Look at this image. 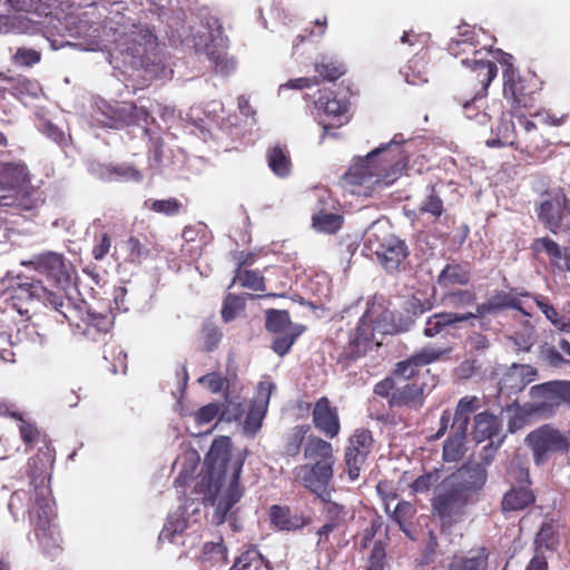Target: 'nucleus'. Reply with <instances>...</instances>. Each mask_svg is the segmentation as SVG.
<instances>
[{"label":"nucleus","instance_id":"f257e3e1","mask_svg":"<svg viewBox=\"0 0 570 570\" xmlns=\"http://www.w3.org/2000/svg\"><path fill=\"white\" fill-rule=\"evenodd\" d=\"M230 448L232 442L227 436L214 440L206 456L207 470L196 485L203 500L216 505L213 521L217 524L226 520L227 513L243 497L238 481L245 456L242 453L232 456Z\"/></svg>","mask_w":570,"mask_h":570},{"label":"nucleus","instance_id":"f03ea898","mask_svg":"<svg viewBox=\"0 0 570 570\" xmlns=\"http://www.w3.org/2000/svg\"><path fill=\"white\" fill-rule=\"evenodd\" d=\"M403 137L393 139L357 159L343 176V183L352 194L370 197L377 190L392 185L405 171L409 155L402 147Z\"/></svg>","mask_w":570,"mask_h":570},{"label":"nucleus","instance_id":"7ed1b4c3","mask_svg":"<svg viewBox=\"0 0 570 570\" xmlns=\"http://www.w3.org/2000/svg\"><path fill=\"white\" fill-rule=\"evenodd\" d=\"M488 474L480 463L466 464L443 480L436 489L432 505L444 523L459 522L465 507L475 501Z\"/></svg>","mask_w":570,"mask_h":570},{"label":"nucleus","instance_id":"20e7f679","mask_svg":"<svg viewBox=\"0 0 570 570\" xmlns=\"http://www.w3.org/2000/svg\"><path fill=\"white\" fill-rule=\"evenodd\" d=\"M512 59L511 55H505L503 71V96L510 105L511 116L525 115L531 116L532 110L537 106L538 87L533 79L523 78L518 69L508 60Z\"/></svg>","mask_w":570,"mask_h":570},{"label":"nucleus","instance_id":"39448f33","mask_svg":"<svg viewBox=\"0 0 570 570\" xmlns=\"http://www.w3.org/2000/svg\"><path fill=\"white\" fill-rule=\"evenodd\" d=\"M462 63L470 69L466 76L470 99L463 104V109L466 116L472 118L473 115L470 114V109L479 99L487 95L490 83L497 77L498 67L494 61L485 59L484 56L471 59L463 58Z\"/></svg>","mask_w":570,"mask_h":570},{"label":"nucleus","instance_id":"423d86ee","mask_svg":"<svg viewBox=\"0 0 570 570\" xmlns=\"http://www.w3.org/2000/svg\"><path fill=\"white\" fill-rule=\"evenodd\" d=\"M569 439L570 431L569 436H567L559 430L546 424L530 432L525 438V443L532 451L534 463L542 465L552 454L568 452Z\"/></svg>","mask_w":570,"mask_h":570},{"label":"nucleus","instance_id":"0eeeda50","mask_svg":"<svg viewBox=\"0 0 570 570\" xmlns=\"http://www.w3.org/2000/svg\"><path fill=\"white\" fill-rule=\"evenodd\" d=\"M389 313L381 304L372 303L361 318L355 331L351 345L356 353H365L374 341L376 334H385L391 332V325L387 323Z\"/></svg>","mask_w":570,"mask_h":570},{"label":"nucleus","instance_id":"6e6552de","mask_svg":"<svg viewBox=\"0 0 570 570\" xmlns=\"http://www.w3.org/2000/svg\"><path fill=\"white\" fill-rule=\"evenodd\" d=\"M30 514L39 543L45 549L49 548V541L56 543V532L52 525L55 510L50 490L47 487H36L35 507Z\"/></svg>","mask_w":570,"mask_h":570},{"label":"nucleus","instance_id":"1a4fd4ad","mask_svg":"<svg viewBox=\"0 0 570 570\" xmlns=\"http://www.w3.org/2000/svg\"><path fill=\"white\" fill-rule=\"evenodd\" d=\"M514 118L518 120V137L514 149L527 154L531 158H538L550 147L549 138L525 115H517Z\"/></svg>","mask_w":570,"mask_h":570},{"label":"nucleus","instance_id":"9d476101","mask_svg":"<svg viewBox=\"0 0 570 570\" xmlns=\"http://www.w3.org/2000/svg\"><path fill=\"white\" fill-rule=\"evenodd\" d=\"M538 217L553 234H570V200L564 195L542 202Z\"/></svg>","mask_w":570,"mask_h":570},{"label":"nucleus","instance_id":"9b49d317","mask_svg":"<svg viewBox=\"0 0 570 570\" xmlns=\"http://www.w3.org/2000/svg\"><path fill=\"white\" fill-rule=\"evenodd\" d=\"M314 104L318 111H323L331 119L330 122H323L322 138L328 134L330 129L338 128L350 121L348 101L337 99L332 90L320 89Z\"/></svg>","mask_w":570,"mask_h":570},{"label":"nucleus","instance_id":"f8f14e48","mask_svg":"<svg viewBox=\"0 0 570 570\" xmlns=\"http://www.w3.org/2000/svg\"><path fill=\"white\" fill-rule=\"evenodd\" d=\"M16 297L20 299L42 301L46 305L51 306L56 312L61 314L65 320L71 321L70 312H72V308L70 302H65L61 297L48 292L40 282H31L27 278L19 279L17 282Z\"/></svg>","mask_w":570,"mask_h":570},{"label":"nucleus","instance_id":"ddd939ff","mask_svg":"<svg viewBox=\"0 0 570 570\" xmlns=\"http://www.w3.org/2000/svg\"><path fill=\"white\" fill-rule=\"evenodd\" d=\"M295 478L318 498H325L331 493L328 483L333 478V465L316 463L303 464L294 470Z\"/></svg>","mask_w":570,"mask_h":570},{"label":"nucleus","instance_id":"4468645a","mask_svg":"<svg viewBox=\"0 0 570 570\" xmlns=\"http://www.w3.org/2000/svg\"><path fill=\"white\" fill-rule=\"evenodd\" d=\"M332 492L325 498H320L323 502L322 513L325 523L317 530L318 541L317 546H323L328 541L330 534L343 527L350 519L353 518V511L344 503L332 500Z\"/></svg>","mask_w":570,"mask_h":570},{"label":"nucleus","instance_id":"2eb2a0df","mask_svg":"<svg viewBox=\"0 0 570 570\" xmlns=\"http://www.w3.org/2000/svg\"><path fill=\"white\" fill-rule=\"evenodd\" d=\"M373 445V438L367 430H356L350 438V444L345 452V464L348 476L356 480Z\"/></svg>","mask_w":570,"mask_h":570},{"label":"nucleus","instance_id":"dca6fc26","mask_svg":"<svg viewBox=\"0 0 570 570\" xmlns=\"http://www.w3.org/2000/svg\"><path fill=\"white\" fill-rule=\"evenodd\" d=\"M274 390L275 384L269 381L258 384L256 395L242 425V432L245 435L254 436L261 430Z\"/></svg>","mask_w":570,"mask_h":570},{"label":"nucleus","instance_id":"f3484780","mask_svg":"<svg viewBox=\"0 0 570 570\" xmlns=\"http://www.w3.org/2000/svg\"><path fill=\"white\" fill-rule=\"evenodd\" d=\"M448 351L433 346H425L406 361L400 362L393 373V380L399 384L407 380H420L419 367L438 361Z\"/></svg>","mask_w":570,"mask_h":570},{"label":"nucleus","instance_id":"a211bd4d","mask_svg":"<svg viewBox=\"0 0 570 570\" xmlns=\"http://www.w3.org/2000/svg\"><path fill=\"white\" fill-rule=\"evenodd\" d=\"M49 0H0V32H9L19 29L16 26V17L10 12L46 13L49 9Z\"/></svg>","mask_w":570,"mask_h":570},{"label":"nucleus","instance_id":"6ab92c4d","mask_svg":"<svg viewBox=\"0 0 570 570\" xmlns=\"http://www.w3.org/2000/svg\"><path fill=\"white\" fill-rule=\"evenodd\" d=\"M517 473L518 476H513L512 472L509 473L511 481L513 480L518 484L512 487L502 499L501 505L504 512L522 510L532 504L535 499L528 487L530 484L529 471L524 468H519Z\"/></svg>","mask_w":570,"mask_h":570},{"label":"nucleus","instance_id":"aec40b11","mask_svg":"<svg viewBox=\"0 0 570 570\" xmlns=\"http://www.w3.org/2000/svg\"><path fill=\"white\" fill-rule=\"evenodd\" d=\"M533 400H541L537 403V410L544 411L549 406L564 403L570 407V381H549L534 385L530 389Z\"/></svg>","mask_w":570,"mask_h":570},{"label":"nucleus","instance_id":"412c9836","mask_svg":"<svg viewBox=\"0 0 570 570\" xmlns=\"http://www.w3.org/2000/svg\"><path fill=\"white\" fill-rule=\"evenodd\" d=\"M504 308H517L524 315L531 316V304L523 301L520 296L512 293L498 292L489 297L482 304L476 305L475 313H472L471 320L497 314Z\"/></svg>","mask_w":570,"mask_h":570},{"label":"nucleus","instance_id":"4be33fe9","mask_svg":"<svg viewBox=\"0 0 570 570\" xmlns=\"http://www.w3.org/2000/svg\"><path fill=\"white\" fill-rule=\"evenodd\" d=\"M206 28L208 29L210 43L205 46L208 58L215 63L216 68L223 70V63L226 65V52L228 47V38L224 35V28L220 21L215 17L206 19Z\"/></svg>","mask_w":570,"mask_h":570},{"label":"nucleus","instance_id":"5701e85b","mask_svg":"<svg viewBox=\"0 0 570 570\" xmlns=\"http://www.w3.org/2000/svg\"><path fill=\"white\" fill-rule=\"evenodd\" d=\"M537 370L528 364H513L499 382V392L512 394L521 392L529 383L534 381Z\"/></svg>","mask_w":570,"mask_h":570},{"label":"nucleus","instance_id":"b1692460","mask_svg":"<svg viewBox=\"0 0 570 570\" xmlns=\"http://www.w3.org/2000/svg\"><path fill=\"white\" fill-rule=\"evenodd\" d=\"M315 426L327 438H335L341 429L337 409L326 397L320 399L313 410Z\"/></svg>","mask_w":570,"mask_h":570},{"label":"nucleus","instance_id":"393cba45","mask_svg":"<svg viewBox=\"0 0 570 570\" xmlns=\"http://www.w3.org/2000/svg\"><path fill=\"white\" fill-rule=\"evenodd\" d=\"M424 401V383L415 379L412 383L396 386L390 399L392 406L417 409Z\"/></svg>","mask_w":570,"mask_h":570},{"label":"nucleus","instance_id":"a878e982","mask_svg":"<svg viewBox=\"0 0 570 570\" xmlns=\"http://www.w3.org/2000/svg\"><path fill=\"white\" fill-rule=\"evenodd\" d=\"M29 181L28 168L24 164L2 163L0 164V190H21Z\"/></svg>","mask_w":570,"mask_h":570},{"label":"nucleus","instance_id":"bb28decb","mask_svg":"<svg viewBox=\"0 0 570 570\" xmlns=\"http://www.w3.org/2000/svg\"><path fill=\"white\" fill-rule=\"evenodd\" d=\"M492 137L485 144L490 148H502L511 146L514 148V142L518 137V120L505 119L501 117L499 122L491 130Z\"/></svg>","mask_w":570,"mask_h":570},{"label":"nucleus","instance_id":"cd10ccee","mask_svg":"<svg viewBox=\"0 0 570 570\" xmlns=\"http://www.w3.org/2000/svg\"><path fill=\"white\" fill-rule=\"evenodd\" d=\"M304 458L309 462L308 464L323 463L334 465L335 463L332 444L316 436L307 439L304 446Z\"/></svg>","mask_w":570,"mask_h":570},{"label":"nucleus","instance_id":"c85d7f7f","mask_svg":"<svg viewBox=\"0 0 570 570\" xmlns=\"http://www.w3.org/2000/svg\"><path fill=\"white\" fill-rule=\"evenodd\" d=\"M266 161L272 173L278 178H287L292 173L293 163L286 146L269 147L266 151Z\"/></svg>","mask_w":570,"mask_h":570},{"label":"nucleus","instance_id":"c756f323","mask_svg":"<svg viewBox=\"0 0 570 570\" xmlns=\"http://www.w3.org/2000/svg\"><path fill=\"white\" fill-rule=\"evenodd\" d=\"M239 256H235L234 259L237 262L236 274L233 279V284L238 283L243 287H247L253 291H264V278L252 271L243 269L244 265L252 264V253L239 252Z\"/></svg>","mask_w":570,"mask_h":570},{"label":"nucleus","instance_id":"7c9ffc66","mask_svg":"<svg viewBox=\"0 0 570 570\" xmlns=\"http://www.w3.org/2000/svg\"><path fill=\"white\" fill-rule=\"evenodd\" d=\"M471 268L468 263H450L438 276V285L450 288L455 285H466L470 281Z\"/></svg>","mask_w":570,"mask_h":570},{"label":"nucleus","instance_id":"2f4dec72","mask_svg":"<svg viewBox=\"0 0 570 570\" xmlns=\"http://www.w3.org/2000/svg\"><path fill=\"white\" fill-rule=\"evenodd\" d=\"M459 39H453L449 43V52L454 57H461V47H468L473 57L485 56L488 50L485 48H478L480 40L474 29L466 26L464 30L460 31Z\"/></svg>","mask_w":570,"mask_h":570},{"label":"nucleus","instance_id":"473e14b6","mask_svg":"<svg viewBox=\"0 0 570 570\" xmlns=\"http://www.w3.org/2000/svg\"><path fill=\"white\" fill-rule=\"evenodd\" d=\"M501 421L497 415L481 412L474 417L473 438L476 442L491 439L499 434Z\"/></svg>","mask_w":570,"mask_h":570},{"label":"nucleus","instance_id":"72a5a7b5","mask_svg":"<svg viewBox=\"0 0 570 570\" xmlns=\"http://www.w3.org/2000/svg\"><path fill=\"white\" fill-rule=\"evenodd\" d=\"M472 313H464V314H458V313H439L434 314L431 317L428 318L425 328H424V335L428 337H433L445 326L453 325L458 322H465L471 320Z\"/></svg>","mask_w":570,"mask_h":570},{"label":"nucleus","instance_id":"f704fd0d","mask_svg":"<svg viewBox=\"0 0 570 570\" xmlns=\"http://www.w3.org/2000/svg\"><path fill=\"white\" fill-rule=\"evenodd\" d=\"M36 268L56 281H60L68 274L67 265L65 264L62 255L57 252H47L41 255L37 262Z\"/></svg>","mask_w":570,"mask_h":570},{"label":"nucleus","instance_id":"c9c22d12","mask_svg":"<svg viewBox=\"0 0 570 570\" xmlns=\"http://www.w3.org/2000/svg\"><path fill=\"white\" fill-rule=\"evenodd\" d=\"M489 552L485 548H480L469 552L466 557L454 559L449 570H488Z\"/></svg>","mask_w":570,"mask_h":570},{"label":"nucleus","instance_id":"e433bc0d","mask_svg":"<svg viewBox=\"0 0 570 570\" xmlns=\"http://www.w3.org/2000/svg\"><path fill=\"white\" fill-rule=\"evenodd\" d=\"M230 570H269V566L258 549L250 547L236 559Z\"/></svg>","mask_w":570,"mask_h":570},{"label":"nucleus","instance_id":"4c0bfd02","mask_svg":"<svg viewBox=\"0 0 570 570\" xmlns=\"http://www.w3.org/2000/svg\"><path fill=\"white\" fill-rule=\"evenodd\" d=\"M114 317L109 314L89 312L86 320L83 334L92 340H98L97 335L106 334L112 327Z\"/></svg>","mask_w":570,"mask_h":570},{"label":"nucleus","instance_id":"58836bf2","mask_svg":"<svg viewBox=\"0 0 570 570\" xmlns=\"http://www.w3.org/2000/svg\"><path fill=\"white\" fill-rule=\"evenodd\" d=\"M429 193L421 200L419 205V213L426 214L433 218L434 222L439 220L444 213V203L434 185L428 187Z\"/></svg>","mask_w":570,"mask_h":570},{"label":"nucleus","instance_id":"ea45409f","mask_svg":"<svg viewBox=\"0 0 570 570\" xmlns=\"http://www.w3.org/2000/svg\"><path fill=\"white\" fill-rule=\"evenodd\" d=\"M428 63L423 57L414 56L407 63L404 77L407 83L419 86L428 82Z\"/></svg>","mask_w":570,"mask_h":570},{"label":"nucleus","instance_id":"a19ab883","mask_svg":"<svg viewBox=\"0 0 570 570\" xmlns=\"http://www.w3.org/2000/svg\"><path fill=\"white\" fill-rule=\"evenodd\" d=\"M466 430L464 426H458L453 435H451L443 445V459L448 462L459 460L462 454Z\"/></svg>","mask_w":570,"mask_h":570},{"label":"nucleus","instance_id":"79ce46f5","mask_svg":"<svg viewBox=\"0 0 570 570\" xmlns=\"http://www.w3.org/2000/svg\"><path fill=\"white\" fill-rule=\"evenodd\" d=\"M521 296L528 298L531 306L535 304L556 328H558L561 332H564L567 315H560L557 312V309L552 305L548 304L542 297H532L529 294H524Z\"/></svg>","mask_w":570,"mask_h":570},{"label":"nucleus","instance_id":"37998d69","mask_svg":"<svg viewBox=\"0 0 570 570\" xmlns=\"http://www.w3.org/2000/svg\"><path fill=\"white\" fill-rule=\"evenodd\" d=\"M297 324H292L286 311L269 309L266 312V328L274 333L291 332Z\"/></svg>","mask_w":570,"mask_h":570},{"label":"nucleus","instance_id":"c03bdc74","mask_svg":"<svg viewBox=\"0 0 570 570\" xmlns=\"http://www.w3.org/2000/svg\"><path fill=\"white\" fill-rule=\"evenodd\" d=\"M558 546V538L553 525L544 522L535 537V556H543L544 551H552Z\"/></svg>","mask_w":570,"mask_h":570},{"label":"nucleus","instance_id":"a18cd8bd","mask_svg":"<svg viewBox=\"0 0 570 570\" xmlns=\"http://www.w3.org/2000/svg\"><path fill=\"white\" fill-rule=\"evenodd\" d=\"M128 35L135 46V48L128 47L132 53H139V50L136 48V46L145 47L155 43L157 40L155 32L148 26H142L140 23H132Z\"/></svg>","mask_w":570,"mask_h":570},{"label":"nucleus","instance_id":"49530a36","mask_svg":"<svg viewBox=\"0 0 570 570\" xmlns=\"http://www.w3.org/2000/svg\"><path fill=\"white\" fill-rule=\"evenodd\" d=\"M343 224V217L338 214L325 213L321 210L313 216V226L323 233L334 234Z\"/></svg>","mask_w":570,"mask_h":570},{"label":"nucleus","instance_id":"de8ad7c7","mask_svg":"<svg viewBox=\"0 0 570 570\" xmlns=\"http://www.w3.org/2000/svg\"><path fill=\"white\" fill-rule=\"evenodd\" d=\"M476 295L470 289L449 291L442 296V302L453 308H463L475 303Z\"/></svg>","mask_w":570,"mask_h":570},{"label":"nucleus","instance_id":"09e8293b","mask_svg":"<svg viewBox=\"0 0 570 570\" xmlns=\"http://www.w3.org/2000/svg\"><path fill=\"white\" fill-rule=\"evenodd\" d=\"M314 69L323 80L327 81H335L345 73L342 63L326 58L315 62Z\"/></svg>","mask_w":570,"mask_h":570},{"label":"nucleus","instance_id":"8fccbe9b","mask_svg":"<svg viewBox=\"0 0 570 570\" xmlns=\"http://www.w3.org/2000/svg\"><path fill=\"white\" fill-rule=\"evenodd\" d=\"M507 411H513V415L510 417L508 422V430L510 433H514L518 430L522 429L525 424V419L528 415L541 412L542 410H537V404L520 407L515 404L507 406Z\"/></svg>","mask_w":570,"mask_h":570},{"label":"nucleus","instance_id":"3c124183","mask_svg":"<svg viewBox=\"0 0 570 570\" xmlns=\"http://www.w3.org/2000/svg\"><path fill=\"white\" fill-rule=\"evenodd\" d=\"M479 407V399L476 396L462 397L455 410L454 422L458 426H464L466 430L469 415Z\"/></svg>","mask_w":570,"mask_h":570},{"label":"nucleus","instance_id":"603ef678","mask_svg":"<svg viewBox=\"0 0 570 570\" xmlns=\"http://www.w3.org/2000/svg\"><path fill=\"white\" fill-rule=\"evenodd\" d=\"M145 206L158 214H163L166 216H175L178 215L180 209L183 208V204L177 198H168V199H148L145 203Z\"/></svg>","mask_w":570,"mask_h":570},{"label":"nucleus","instance_id":"864d4df0","mask_svg":"<svg viewBox=\"0 0 570 570\" xmlns=\"http://www.w3.org/2000/svg\"><path fill=\"white\" fill-rule=\"evenodd\" d=\"M415 514L413 504L406 501H399L391 512L392 519L400 525V529L410 535L405 523L410 521Z\"/></svg>","mask_w":570,"mask_h":570},{"label":"nucleus","instance_id":"5fc2aeb1","mask_svg":"<svg viewBox=\"0 0 570 570\" xmlns=\"http://www.w3.org/2000/svg\"><path fill=\"white\" fill-rule=\"evenodd\" d=\"M186 528L187 522L180 513L170 514L159 534V539L173 541L175 535L185 531Z\"/></svg>","mask_w":570,"mask_h":570},{"label":"nucleus","instance_id":"6e6d98bb","mask_svg":"<svg viewBox=\"0 0 570 570\" xmlns=\"http://www.w3.org/2000/svg\"><path fill=\"white\" fill-rule=\"evenodd\" d=\"M245 307V296L228 294L224 301L222 308V317L228 323L236 318V316Z\"/></svg>","mask_w":570,"mask_h":570},{"label":"nucleus","instance_id":"4d7b16f0","mask_svg":"<svg viewBox=\"0 0 570 570\" xmlns=\"http://www.w3.org/2000/svg\"><path fill=\"white\" fill-rule=\"evenodd\" d=\"M304 330V326H296L291 332L279 333L281 335L273 342L275 353L279 356L285 355Z\"/></svg>","mask_w":570,"mask_h":570},{"label":"nucleus","instance_id":"13d9d810","mask_svg":"<svg viewBox=\"0 0 570 570\" xmlns=\"http://www.w3.org/2000/svg\"><path fill=\"white\" fill-rule=\"evenodd\" d=\"M374 254L377 262L389 273L396 272L406 257V252H374Z\"/></svg>","mask_w":570,"mask_h":570},{"label":"nucleus","instance_id":"bf43d9fd","mask_svg":"<svg viewBox=\"0 0 570 570\" xmlns=\"http://www.w3.org/2000/svg\"><path fill=\"white\" fill-rule=\"evenodd\" d=\"M109 174L117 176L121 180L140 181L142 174L132 165L120 164L109 168Z\"/></svg>","mask_w":570,"mask_h":570},{"label":"nucleus","instance_id":"052dcab7","mask_svg":"<svg viewBox=\"0 0 570 570\" xmlns=\"http://www.w3.org/2000/svg\"><path fill=\"white\" fill-rule=\"evenodd\" d=\"M13 62L23 67H32L41 59V53L30 48H19L12 57Z\"/></svg>","mask_w":570,"mask_h":570},{"label":"nucleus","instance_id":"680f3d73","mask_svg":"<svg viewBox=\"0 0 570 570\" xmlns=\"http://www.w3.org/2000/svg\"><path fill=\"white\" fill-rule=\"evenodd\" d=\"M243 411V403L240 401L227 397L219 419L226 422L238 421Z\"/></svg>","mask_w":570,"mask_h":570},{"label":"nucleus","instance_id":"e2e57ef3","mask_svg":"<svg viewBox=\"0 0 570 570\" xmlns=\"http://www.w3.org/2000/svg\"><path fill=\"white\" fill-rule=\"evenodd\" d=\"M220 413V407L217 403H209L202 406L195 413V423L198 426L210 423Z\"/></svg>","mask_w":570,"mask_h":570},{"label":"nucleus","instance_id":"0e129e2a","mask_svg":"<svg viewBox=\"0 0 570 570\" xmlns=\"http://www.w3.org/2000/svg\"><path fill=\"white\" fill-rule=\"evenodd\" d=\"M203 558L214 562L225 561L226 548L222 544V542H207L203 548Z\"/></svg>","mask_w":570,"mask_h":570},{"label":"nucleus","instance_id":"69168bd1","mask_svg":"<svg viewBox=\"0 0 570 570\" xmlns=\"http://www.w3.org/2000/svg\"><path fill=\"white\" fill-rule=\"evenodd\" d=\"M288 513L286 508L274 505L271 509V520L281 530H289L293 524L288 518Z\"/></svg>","mask_w":570,"mask_h":570},{"label":"nucleus","instance_id":"338daca9","mask_svg":"<svg viewBox=\"0 0 570 570\" xmlns=\"http://www.w3.org/2000/svg\"><path fill=\"white\" fill-rule=\"evenodd\" d=\"M385 560V549L382 542H375L370 558L367 570H382Z\"/></svg>","mask_w":570,"mask_h":570},{"label":"nucleus","instance_id":"774afa93","mask_svg":"<svg viewBox=\"0 0 570 570\" xmlns=\"http://www.w3.org/2000/svg\"><path fill=\"white\" fill-rule=\"evenodd\" d=\"M431 40V35L429 32H415L414 30L404 31L401 37L402 43H407L410 46H419L424 48Z\"/></svg>","mask_w":570,"mask_h":570}]
</instances>
